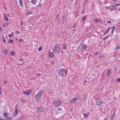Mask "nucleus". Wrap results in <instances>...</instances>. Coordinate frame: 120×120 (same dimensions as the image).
Segmentation results:
<instances>
[{
    "mask_svg": "<svg viewBox=\"0 0 120 120\" xmlns=\"http://www.w3.org/2000/svg\"><path fill=\"white\" fill-rule=\"evenodd\" d=\"M57 73L59 75L64 76H66L67 75L65 71V69L64 68H63L59 70Z\"/></svg>",
    "mask_w": 120,
    "mask_h": 120,
    "instance_id": "1",
    "label": "nucleus"
},
{
    "mask_svg": "<svg viewBox=\"0 0 120 120\" xmlns=\"http://www.w3.org/2000/svg\"><path fill=\"white\" fill-rule=\"evenodd\" d=\"M42 91L41 90L38 93L35 95V98L38 101L40 98L42 94Z\"/></svg>",
    "mask_w": 120,
    "mask_h": 120,
    "instance_id": "2",
    "label": "nucleus"
},
{
    "mask_svg": "<svg viewBox=\"0 0 120 120\" xmlns=\"http://www.w3.org/2000/svg\"><path fill=\"white\" fill-rule=\"evenodd\" d=\"M46 110V108H44L43 107H38L36 109V112L38 111L44 112H45Z\"/></svg>",
    "mask_w": 120,
    "mask_h": 120,
    "instance_id": "3",
    "label": "nucleus"
},
{
    "mask_svg": "<svg viewBox=\"0 0 120 120\" xmlns=\"http://www.w3.org/2000/svg\"><path fill=\"white\" fill-rule=\"evenodd\" d=\"M54 105L57 107L62 104V102L60 100H56L53 101Z\"/></svg>",
    "mask_w": 120,
    "mask_h": 120,
    "instance_id": "4",
    "label": "nucleus"
},
{
    "mask_svg": "<svg viewBox=\"0 0 120 120\" xmlns=\"http://www.w3.org/2000/svg\"><path fill=\"white\" fill-rule=\"evenodd\" d=\"M95 100L96 101L95 102L98 105L100 106L103 105V102L101 100L98 99H95Z\"/></svg>",
    "mask_w": 120,
    "mask_h": 120,
    "instance_id": "5",
    "label": "nucleus"
},
{
    "mask_svg": "<svg viewBox=\"0 0 120 120\" xmlns=\"http://www.w3.org/2000/svg\"><path fill=\"white\" fill-rule=\"evenodd\" d=\"M18 105H16L15 106V113L14 114V116H16L17 114L18 113Z\"/></svg>",
    "mask_w": 120,
    "mask_h": 120,
    "instance_id": "6",
    "label": "nucleus"
},
{
    "mask_svg": "<svg viewBox=\"0 0 120 120\" xmlns=\"http://www.w3.org/2000/svg\"><path fill=\"white\" fill-rule=\"evenodd\" d=\"M32 92V90H27L26 91L24 92L23 94L27 95H29L31 94Z\"/></svg>",
    "mask_w": 120,
    "mask_h": 120,
    "instance_id": "7",
    "label": "nucleus"
},
{
    "mask_svg": "<svg viewBox=\"0 0 120 120\" xmlns=\"http://www.w3.org/2000/svg\"><path fill=\"white\" fill-rule=\"evenodd\" d=\"M78 98H74L70 100V102L72 104L74 103L78 100Z\"/></svg>",
    "mask_w": 120,
    "mask_h": 120,
    "instance_id": "8",
    "label": "nucleus"
},
{
    "mask_svg": "<svg viewBox=\"0 0 120 120\" xmlns=\"http://www.w3.org/2000/svg\"><path fill=\"white\" fill-rule=\"evenodd\" d=\"M67 47V45L65 43H64L62 45V49L63 50H65Z\"/></svg>",
    "mask_w": 120,
    "mask_h": 120,
    "instance_id": "9",
    "label": "nucleus"
},
{
    "mask_svg": "<svg viewBox=\"0 0 120 120\" xmlns=\"http://www.w3.org/2000/svg\"><path fill=\"white\" fill-rule=\"evenodd\" d=\"M19 5L21 7H23V0H19Z\"/></svg>",
    "mask_w": 120,
    "mask_h": 120,
    "instance_id": "10",
    "label": "nucleus"
},
{
    "mask_svg": "<svg viewBox=\"0 0 120 120\" xmlns=\"http://www.w3.org/2000/svg\"><path fill=\"white\" fill-rule=\"evenodd\" d=\"M49 57L51 58H52L54 56L53 52H49Z\"/></svg>",
    "mask_w": 120,
    "mask_h": 120,
    "instance_id": "11",
    "label": "nucleus"
},
{
    "mask_svg": "<svg viewBox=\"0 0 120 120\" xmlns=\"http://www.w3.org/2000/svg\"><path fill=\"white\" fill-rule=\"evenodd\" d=\"M58 49L59 48L57 49L56 48H54L53 50L57 54L59 52V50Z\"/></svg>",
    "mask_w": 120,
    "mask_h": 120,
    "instance_id": "12",
    "label": "nucleus"
},
{
    "mask_svg": "<svg viewBox=\"0 0 120 120\" xmlns=\"http://www.w3.org/2000/svg\"><path fill=\"white\" fill-rule=\"evenodd\" d=\"M3 52L5 55H6L7 54V52H8L7 50L5 49H2Z\"/></svg>",
    "mask_w": 120,
    "mask_h": 120,
    "instance_id": "13",
    "label": "nucleus"
},
{
    "mask_svg": "<svg viewBox=\"0 0 120 120\" xmlns=\"http://www.w3.org/2000/svg\"><path fill=\"white\" fill-rule=\"evenodd\" d=\"M86 44H84L82 46V47L81 48V49L82 50H84L85 49H86Z\"/></svg>",
    "mask_w": 120,
    "mask_h": 120,
    "instance_id": "14",
    "label": "nucleus"
},
{
    "mask_svg": "<svg viewBox=\"0 0 120 120\" xmlns=\"http://www.w3.org/2000/svg\"><path fill=\"white\" fill-rule=\"evenodd\" d=\"M115 6L112 5V6H110L109 8L111 7L112 8H113V10H116L117 9V8L115 7Z\"/></svg>",
    "mask_w": 120,
    "mask_h": 120,
    "instance_id": "15",
    "label": "nucleus"
},
{
    "mask_svg": "<svg viewBox=\"0 0 120 120\" xmlns=\"http://www.w3.org/2000/svg\"><path fill=\"white\" fill-rule=\"evenodd\" d=\"M31 2L32 4H36V0H32L31 1Z\"/></svg>",
    "mask_w": 120,
    "mask_h": 120,
    "instance_id": "16",
    "label": "nucleus"
},
{
    "mask_svg": "<svg viewBox=\"0 0 120 120\" xmlns=\"http://www.w3.org/2000/svg\"><path fill=\"white\" fill-rule=\"evenodd\" d=\"M4 19L6 21H9V20H8L7 16L5 15V14H4Z\"/></svg>",
    "mask_w": 120,
    "mask_h": 120,
    "instance_id": "17",
    "label": "nucleus"
},
{
    "mask_svg": "<svg viewBox=\"0 0 120 120\" xmlns=\"http://www.w3.org/2000/svg\"><path fill=\"white\" fill-rule=\"evenodd\" d=\"M2 40L3 41V42L4 43H6V40L5 39V37H2Z\"/></svg>",
    "mask_w": 120,
    "mask_h": 120,
    "instance_id": "18",
    "label": "nucleus"
},
{
    "mask_svg": "<svg viewBox=\"0 0 120 120\" xmlns=\"http://www.w3.org/2000/svg\"><path fill=\"white\" fill-rule=\"evenodd\" d=\"M94 21L95 22H100V19H95Z\"/></svg>",
    "mask_w": 120,
    "mask_h": 120,
    "instance_id": "19",
    "label": "nucleus"
},
{
    "mask_svg": "<svg viewBox=\"0 0 120 120\" xmlns=\"http://www.w3.org/2000/svg\"><path fill=\"white\" fill-rule=\"evenodd\" d=\"M11 55L13 56H14L15 55V52L14 51H13L11 52Z\"/></svg>",
    "mask_w": 120,
    "mask_h": 120,
    "instance_id": "20",
    "label": "nucleus"
},
{
    "mask_svg": "<svg viewBox=\"0 0 120 120\" xmlns=\"http://www.w3.org/2000/svg\"><path fill=\"white\" fill-rule=\"evenodd\" d=\"M114 28H113L111 32V35H113V33L114 32Z\"/></svg>",
    "mask_w": 120,
    "mask_h": 120,
    "instance_id": "21",
    "label": "nucleus"
},
{
    "mask_svg": "<svg viewBox=\"0 0 120 120\" xmlns=\"http://www.w3.org/2000/svg\"><path fill=\"white\" fill-rule=\"evenodd\" d=\"M3 116H4V117H6L7 116V113L6 112H5L4 114H3Z\"/></svg>",
    "mask_w": 120,
    "mask_h": 120,
    "instance_id": "22",
    "label": "nucleus"
},
{
    "mask_svg": "<svg viewBox=\"0 0 120 120\" xmlns=\"http://www.w3.org/2000/svg\"><path fill=\"white\" fill-rule=\"evenodd\" d=\"M87 17L86 16H83L81 18V20H84Z\"/></svg>",
    "mask_w": 120,
    "mask_h": 120,
    "instance_id": "23",
    "label": "nucleus"
},
{
    "mask_svg": "<svg viewBox=\"0 0 120 120\" xmlns=\"http://www.w3.org/2000/svg\"><path fill=\"white\" fill-rule=\"evenodd\" d=\"M42 47L41 46L40 47H39L38 49V51H41L42 49Z\"/></svg>",
    "mask_w": 120,
    "mask_h": 120,
    "instance_id": "24",
    "label": "nucleus"
},
{
    "mask_svg": "<svg viewBox=\"0 0 120 120\" xmlns=\"http://www.w3.org/2000/svg\"><path fill=\"white\" fill-rule=\"evenodd\" d=\"M19 42L21 43L23 41V40L22 39H20L19 40Z\"/></svg>",
    "mask_w": 120,
    "mask_h": 120,
    "instance_id": "25",
    "label": "nucleus"
},
{
    "mask_svg": "<svg viewBox=\"0 0 120 120\" xmlns=\"http://www.w3.org/2000/svg\"><path fill=\"white\" fill-rule=\"evenodd\" d=\"M115 115V113H114L112 115V117L111 118V119L112 120L114 118V116Z\"/></svg>",
    "mask_w": 120,
    "mask_h": 120,
    "instance_id": "26",
    "label": "nucleus"
},
{
    "mask_svg": "<svg viewBox=\"0 0 120 120\" xmlns=\"http://www.w3.org/2000/svg\"><path fill=\"white\" fill-rule=\"evenodd\" d=\"M25 101V100L24 98H22L21 99V101L22 103L24 102Z\"/></svg>",
    "mask_w": 120,
    "mask_h": 120,
    "instance_id": "27",
    "label": "nucleus"
},
{
    "mask_svg": "<svg viewBox=\"0 0 120 120\" xmlns=\"http://www.w3.org/2000/svg\"><path fill=\"white\" fill-rule=\"evenodd\" d=\"M59 46L57 44H56L55 46H54V48H59Z\"/></svg>",
    "mask_w": 120,
    "mask_h": 120,
    "instance_id": "28",
    "label": "nucleus"
},
{
    "mask_svg": "<svg viewBox=\"0 0 120 120\" xmlns=\"http://www.w3.org/2000/svg\"><path fill=\"white\" fill-rule=\"evenodd\" d=\"M116 49L117 50H118L120 49V45H119L118 47H117Z\"/></svg>",
    "mask_w": 120,
    "mask_h": 120,
    "instance_id": "29",
    "label": "nucleus"
},
{
    "mask_svg": "<svg viewBox=\"0 0 120 120\" xmlns=\"http://www.w3.org/2000/svg\"><path fill=\"white\" fill-rule=\"evenodd\" d=\"M108 32L107 31H106L104 33L103 35L104 36H105L106 34H107L108 33Z\"/></svg>",
    "mask_w": 120,
    "mask_h": 120,
    "instance_id": "30",
    "label": "nucleus"
},
{
    "mask_svg": "<svg viewBox=\"0 0 120 120\" xmlns=\"http://www.w3.org/2000/svg\"><path fill=\"white\" fill-rule=\"evenodd\" d=\"M24 118V116H22L19 119V120H22Z\"/></svg>",
    "mask_w": 120,
    "mask_h": 120,
    "instance_id": "31",
    "label": "nucleus"
},
{
    "mask_svg": "<svg viewBox=\"0 0 120 120\" xmlns=\"http://www.w3.org/2000/svg\"><path fill=\"white\" fill-rule=\"evenodd\" d=\"M15 34H19L20 33V32L19 31H18V30H16L15 31Z\"/></svg>",
    "mask_w": 120,
    "mask_h": 120,
    "instance_id": "32",
    "label": "nucleus"
},
{
    "mask_svg": "<svg viewBox=\"0 0 120 120\" xmlns=\"http://www.w3.org/2000/svg\"><path fill=\"white\" fill-rule=\"evenodd\" d=\"M110 72V70H109V69L108 70V71L107 72V75H109V73Z\"/></svg>",
    "mask_w": 120,
    "mask_h": 120,
    "instance_id": "33",
    "label": "nucleus"
},
{
    "mask_svg": "<svg viewBox=\"0 0 120 120\" xmlns=\"http://www.w3.org/2000/svg\"><path fill=\"white\" fill-rule=\"evenodd\" d=\"M110 35H108V36H106L104 38H103L104 40H105L107 38H108L109 36Z\"/></svg>",
    "mask_w": 120,
    "mask_h": 120,
    "instance_id": "34",
    "label": "nucleus"
},
{
    "mask_svg": "<svg viewBox=\"0 0 120 120\" xmlns=\"http://www.w3.org/2000/svg\"><path fill=\"white\" fill-rule=\"evenodd\" d=\"M8 24V23H5L4 24L3 26L4 27H5Z\"/></svg>",
    "mask_w": 120,
    "mask_h": 120,
    "instance_id": "35",
    "label": "nucleus"
},
{
    "mask_svg": "<svg viewBox=\"0 0 120 120\" xmlns=\"http://www.w3.org/2000/svg\"><path fill=\"white\" fill-rule=\"evenodd\" d=\"M9 41L8 42V43H9L10 42L11 43H13V40H12L10 39L9 40Z\"/></svg>",
    "mask_w": 120,
    "mask_h": 120,
    "instance_id": "36",
    "label": "nucleus"
},
{
    "mask_svg": "<svg viewBox=\"0 0 120 120\" xmlns=\"http://www.w3.org/2000/svg\"><path fill=\"white\" fill-rule=\"evenodd\" d=\"M99 54L98 52H97L94 53V55L95 56H96Z\"/></svg>",
    "mask_w": 120,
    "mask_h": 120,
    "instance_id": "37",
    "label": "nucleus"
},
{
    "mask_svg": "<svg viewBox=\"0 0 120 120\" xmlns=\"http://www.w3.org/2000/svg\"><path fill=\"white\" fill-rule=\"evenodd\" d=\"M120 81V78H117V82H119Z\"/></svg>",
    "mask_w": 120,
    "mask_h": 120,
    "instance_id": "38",
    "label": "nucleus"
},
{
    "mask_svg": "<svg viewBox=\"0 0 120 120\" xmlns=\"http://www.w3.org/2000/svg\"><path fill=\"white\" fill-rule=\"evenodd\" d=\"M28 15L32 14H33V12H30L28 13Z\"/></svg>",
    "mask_w": 120,
    "mask_h": 120,
    "instance_id": "39",
    "label": "nucleus"
},
{
    "mask_svg": "<svg viewBox=\"0 0 120 120\" xmlns=\"http://www.w3.org/2000/svg\"><path fill=\"white\" fill-rule=\"evenodd\" d=\"M115 6H120V3L116 4Z\"/></svg>",
    "mask_w": 120,
    "mask_h": 120,
    "instance_id": "40",
    "label": "nucleus"
},
{
    "mask_svg": "<svg viewBox=\"0 0 120 120\" xmlns=\"http://www.w3.org/2000/svg\"><path fill=\"white\" fill-rule=\"evenodd\" d=\"M1 87H0V95L2 94V92L1 91Z\"/></svg>",
    "mask_w": 120,
    "mask_h": 120,
    "instance_id": "41",
    "label": "nucleus"
},
{
    "mask_svg": "<svg viewBox=\"0 0 120 120\" xmlns=\"http://www.w3.org/2000/svg\"><path fill=\"white\" fill-rule=\"evenodd\" d=\"M12 36V33L11 34H9V36L10 38H11Z\"/></svg>",
    "mask_w": 120,
    "mask_h": 120,
    "instance_id": "42",
    "label": "nucleus"
},
{
    "mask_svg": "<svg viewBox=\"0 0 120 120\" xmlns=\"http://www.w3.org/2000/svg\"><path fill=\"white\" fill-rule=\"evenodd\" d=\"M8 82V81H5L4 82V84H6Z\"/></svg>",
    "mask_w": 120,
    "mask_h": 120,
    "instance_id": "43",
    "label": "nucleus"
},
{
    "mask_svg": "<svg viewBox=\"0 0 120 120\" xmlns=\"http://www.w3.org/2000/svg\"><path fill=\"white\" fill-rule=\"evenodd\" d=\"M19 60L21 61H23L24 60L23 59H19Z\"/></svg>",
    "mask_w": 120,
    "mask_h": 120,
    "instance_id": "44",
    "label": "nucleus"
},
{
    "mask_svg": "<svg viewBox=\"0 0 120 120\" xmlns=\"http://www.w3.org/2000/svg\"><path fill=\"white\" fill-rule=\"evenodd\" d=\"M5 120H10L9 119V117H7L5 119Z\"/></svg>",
    "mask_w": 120,
    "mask_h": 120,
    "instance_id": "45",
    "label": "nucleus"
},
{
    "mask_svg": "<svg viewBox=\"0 0 120 120\" xmlns=\"http://www.w3.org/2000/svg\"><path fill=\"white\" fill-rule=\"evenodd\" d=\"M37 75H38V76H40L41 75L40 74V73H38L37 74Z\"/></svg>",
    "mask_w": 120,
    "mask_h": 120,
    "instance_id": "46",
    "label": "nucleus"
},
{
    "mask_svg": "<svg viewBox=\"0 0 120 120\" xmlns=\"http://www.w3.org/2000/svg\"><path fill=\"white\" fill-rule=\"evenodd\" d=\"M87 115V117H88V116L89 115V112H88L87 113L86 115Z\"/></svg>",
    "mask_w": 120,
    "mask_h": 120,
    "instance_id": "47",
    "label": "nucleus"
},
{
    "mask_svg": "<svg viewBox=\"0 0 120 120\" xmlns=\"http://www.w3.org/2000/svg\"><path fill=\"white\" fill-rule=\"evenodd\" d=\"M51 63L52 64H54V63L53 61H52L51 62Z\"/></svg>",
    "mask_w": 120,
    "mask_h": 120,
    "instance_id": "48",
    "label": "nucleus"
},
{
    "mask_svg": "<svg viewBox=\"0 0 120 120\" xmlns=\"http://www.w3.org/2000/svg\"><path fill=\"white\" fill-rule=\"evenodd\" d=\"M107 22V23H111V21H110V20H108V21Z\"/></svg>",
    "mask_w": 120,
    "mask_h": 120,
    "instance_id": "49",
    "label": "nucleus"
},
{
    "mask_svg": "<svg viewBox=\"0 0 120 120\" xmlns=\"http://www.w3.org/2000/svg\"><path fill=\"white\" fill-rule=\"evenodd\" d=\"M84 115L85 117H86V114H84Z\"/></svg>",
    "mask_w": 120,
    "mask_h": 120,
    "instance_id": "50",
    "label": "nucleus"
},
{
    "mask_svg": "<svg viewBox=\"0 0 120 120\" xmlns=\"http://www.w3.org/2000/svg\"><path fill=\"white\" fill-rule=\"evenodd\" d=\"M110 8V10H111V11H112V9H113V8H112L111 7V8Z\"/></svg>",
    "mask_w": 120,
    "mask_h": 120,
    "instance_id": "51",
    "label": "nucleus"
},
{
    "mask_svg": "<svg viewBox=\"0 0 120 120\" xmlns=\"http://www.w3.org/2000/svg\"><path fill=\"white\" fill-rule=\"evenodd\" d=\"M87 81L86 80H85L84 81V83L85 84V83H86Z\"/></svg>",
    "mask_w": 120,
    "mask_h": 120,
    "instance_id": "52",
    "label": "nucleus"
},
{
    "mask_svg": "<svg viewBox=\"0 0 120 120\" xmlns=\"http://www.w3.org/2000/svg\"><path fill=\"white\" fill-rule=\"evenodd\" d=\"M110 28V27H109V28L107 30L108 32L109 31V29Z\"/></svg>",
    "mask_w": 120,
    "mask_h": 120,
    "instance_id": "53",
    "label": "nucleus"
},
{
    "mask_svg": "<svg viewBox=\"0 0 120 120\" xmlns=\"http://www.w3.org/2000/svg\"><path fill=\"white\" fill-rule=\"evenodd\" d=\"M2 29L1 28V27L0 26V30H2Z\"/></svg>",
    "mask_w": 120,
    "mask_h": 120,
    "instance_id": "54",
    "label": "nucleus"
},
{
    "mask_svg": "<svg viewBox=\"0 0 120 120\" xmlns=\"http://www.w3.org/2000/svg\"><path fill=\"white\" fill-rule=\"evenodd\" d=\"M0 120H5V119H1H1H0Z\"/></svg>",
    "mask_w": 120,
    "mask_h": 120,
    "instance_id": "55",
    "label": "nucleus"
},
{
    "mask_svg": "<svg viewBox=\"0 0 120 120\" xmlns=\"http://www.w3.org/2000/svg\"><path fill=\"white\" fill-rule=\"evenodd\" d=\"M21 26H22V24H23V23L22 22H21Z\"/></svg>",
    "mask_w": 120,
    "mask_h": 120,
    "instance_id": "56",
    "label": "nucleus"
},
{
    "mask_svg": "<svg viewBox=\"0 0 120 120\" xmlns=\"http://www.w3.org/2000/svg\"><path fill=\"white\" fill-rule=\"evenodd\" d=\"M7 8L6 7H5V9L6 10L7 9Z\"/></svg>",
    "mask_w": 120,
    "mask_h": 120,
    "instance_id": "57",
    "label": "nucleus"
},
{
    "mask_svg": "<svg viewBox=\"0 0 120 120\" xmlns=\"http://www.w3.org/2000/svg\"><path fill=\"white\" fill-rule=\"evenodd\" d=\"M110 28V29H112V27H111Z\"/></svg>",
    "mask_w": 120,
    "mask_h": 120,
    "instance_id": "58",
    "label": "nucleus"
},
{
    "mask_svg": "<svg viewBox=\"0 0 120 120\" xmlns=\"http://www.w3.org/2000/svg\"><path fill=\"white\" fill-rule=\"evenodd\" d=\"M117 0H112L113 1H116Z\"/></svg>",
    "mask_w": 120,
    "mask_h": 120,
    "instance_id": "59",
    "label": "nucleus"
},
{
    "mask_svg": "<svg viewBox=\"0 0 120 120\" xmlns=\"http://www.w3.org/2000/svg\"><path fill=\"white\" fill-rule=\"evenodd\" d=\"M107 8H108V7H105V8H106V9H107Z\"/></svg>",
    "mask_w": 120,
    "mask_h": 120,
    "instance_id": "60",
    "label": "nucleus"
},
{
    "mask_svg": "<svg viewBox=\"0 0 120 120\" xmlns=\"http://www.w3.org/2000/svg\"><path fill=\"white\" fill-rule=\"evenodd\" d=\"M112 27V28H114L115 27V26H113Z\"/></svg>",
    "mask_w": 120,
    "mask_h": 120,
    "instance_id": "61",
    "label": "nucleus"
},
{
    "mask_svg": "<svg viewBox=\"0 0 120 120\" xmlns=\"http://www.w3.org/2000/svg\"><path fill=\"white\" fill-rule=\"evenodd\" d=\"M104 29H105V28H104ZM102 30H103V31H104V29H103Z\"/></svg>",
    "mask_w": 120,
    "mask_h": 120,
    "instance_id": "62",
    "label": "nucleus"
},
{
    "mask_svg": "<svg viewBox=\"0 0 120 120\" xmlns=\"http://www.w3.org/2000/svg\"><path fill=\"white\" fill-rule=\"evenodd\" d=\"M119 72H120V70H119Z\"/></svg>",
    "mask_w": 120,
    "mask_h": 120,
    "instance_id": "63",
    "label": "nucleus"
},
{
    "mask_svg": "<svg viewBox=\"0 0 120 120\" xmlns=\"http://www.w3.org/2000/svg\"><path fill=\"white\" fill-rule=\"evenodd\" d=\"M119 11H120V9H119Z\"/></svg>",
    "mask_w": 120,
    "mask_h": 120,
    "instance_id": "64",
    "label": "nucleus"
}]
</instances>
